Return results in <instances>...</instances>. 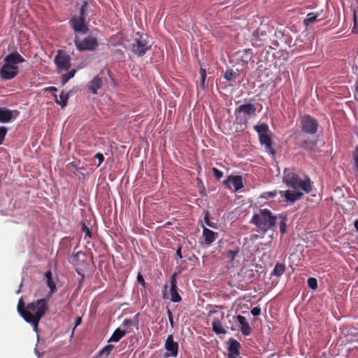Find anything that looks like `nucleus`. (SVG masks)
Wrapping results in <instances>:
<instances>
[{
    "label": "nucleus",
    "mask_w": 358,
    "mask_h": 358,
    "mask_svg": "<svg viewBox=\"0 0 358 358\" xmlns=\"http://www.w3.org/2000/svg\"><path fill=\"white\" fill-rule=\"evenodd\" d=\"M282 182L292 190L280 191L287 203H294L299 200L304 194L310 193L313 189V182L308 176L301 178L289 169H285Z\"/></svg>",
    "instance_id": "f257e3e1"
},
{
    "label": "nucleus",
    "mask_w": 358,
    "mask_h": 358,
    "mask_svg": "<svg viewBox=\"0 0 358 358\" xmlns=\"http://www.w3.org/2000/svg\"><path fill=\"white\" fill-rule=\"evenodd\" d=\"M48 299H41L29 303L24 311L23 319L32 325L34 330L37 332L38 323L48 310Z\"/></svg>",
    "instance_id": "f03ea898"
},
{
    "label": "nucleus",
    "mask_w": 358,
    "mask_h": 358,
    "mask_svg": "<svg viewBox=\"0 0 358 358\" xmlns=\"http://www.w3.org/2000/svg\"><path fill=\"white\" fill-rule=\"evenodd\" d=\"M278 217L273 215L270 210L264 208L254 214L250 222L258 228L259 231L265 234L275 226Z\"/></svg>",
    "instance_id": "7ed1b4c3"
},
{
    "label": "nucleus",
    "mask_w": 358,
    "mask_h": 358,
    "mask_svg": "<svg viewBox=\"0 0 358 358\" xmlns=\"http://www.w3.org/2000/svg\"><path fill=\"white\" fill-rule=\"evenodd\" d=\"M254 129L258 134L260 144L264 145L265 150L268 152L274 155L275 150L272 146L271 132L268 124L266 123L258 124L254 127Z\"/></svg>",
    "instance_id": "20e7f679"
},
{
    "label": "nucleus",
    "mask_w": 358,
    "mask_h": 358,
    "mask_svg": "<svg viewBox=\"0 0 358 358\" xmlns=\"http://www.w3.org/2000/svg\"><path fill=\"white\" fill-rule=\"evenodd\" d=\"M151 48V45L147 40V37L136 33L134 43L131 44V50L138 57L143 56Z\"/></svg>",
    "instance_id": "39448f33"
},
{
    "label": "nucleus",
    "mask_w": 358,
    "mask_h": 358,
    "mask_svg": "<svg viewBox=\"0 0 358 358\" xmlns=\"http://www.w3.org/2000/svg\"><path fill=\"white\" fill-rule=\"evenodd\" d=\"M87 6V3L84 2L83 4L79 17L74 16L71 20L70 23L73 29V30L79 34H85L88 31V27L85 24V17L86 16L85 9Z\"/></svg>",
    "instance_id": "423d86ee"
},
{
    "label": "nucleus",
    "mask_w": 358,
    "mask_h": 358,
    "mask_svg": "<svg viewBox=\"0 0 358 358\" xmlns=\"http://www.w3.org/2000/svg\"><path fill=\"white\" fill-rule=\"evenodd\" d=\"M58 72L69 71L71 68V57L64 50H59L54 59Z\"/></svg>",
    "instance_id": "0eeeda50"
},
{
    "label": "nucleus",
    "mask_w": 358,
    "mask_h": 358,
    "mask_svg": "<svg viewBox=\"0 0 358 358\" xmlns=\"http://www.w3.org/2000/svg\"><path fill=\"white\" fill-rule=\"evenodd\" d=\"M301 130L303 132L315 134L317 131L318 122L313 117L309 115H306L301 117Z\"/></svg>",
    "instance_id": "6e6552de"
},
{
    "label": "nucleus",
    "mask_w": 358,
    "mask_h": 358,
    "mask_svg": "<svg viewBox=\"0 0 358 358\" xmlns=\"http://www.w3.org/2000/svg\"><path fill=\"white\" fill-rule=\"evenodd\" d=\"M166 352L164 357L168 358L169 357H177L178 355V343L173 341L172 335H169L164 344Z\"/></svg>",
    "instance_id": "1a4fd4ad"
},
{
    "label": "nucleus",
    "mask_w": 358,
    "mask_h": 358,
    "mask_svg": "<svg viewBox=\"0 0 358 358\" xmlns=\"http://www.w3.org/2000/svg\"><path fill=\"white\" fill-rule=\"evenodd\" d=\"M18 73L17 66L3 64L0 69V76L3 80H10L14 78Z\"/></svg>",
    "instance_id": "9d476101"
},
{
    "label": "nucleus",
    "mask_w": 358,
    "mask_h": 358,
    "mask_svg": "<svg viewBox=\"0 0 358 358\" xmlns=\"http://www.w3.org/2000/svg\"><path fill=\"white\" fill-rule=\"evenodd\" d=\"M223 183L228 189H231V184L234 186L236 192L243 187V178L241 176H229L227 180L224 181Z\"/></svg>",
    "instance_id": "9b49d317"
},
{
    "label": "nucleus",
    "mask_w": 358,
    "mask_h": 358,
    "mask_svg": "<svg viewBox=\"0 0 358 358\" xmlns=\"http://www.w3.org/2000/svg\"><path fill=\"white\" fill-rule=\"evenodd\" d=\"M235 113L236 115L243 113L244 115H247V117H245L246 120L248 117L255 116L256 115V107L252 103L242 104L236 109Z\"/></svg>",
    "instance_id": "f8f14e48"
},
{
    "label": "nucleus",
    "mask_w": 358,
    "mask_h": 358,
    "mask_svg": "<svg viewBox=\"0 0 358 358\" xmlns=\"http://www.w3.org/2000/svg\"><path fill=\"white\" fill-rule=\"evenodd\" d=\"M241 346L236 339L230 338L228 347V358H238L240 355Z\"/></svg>",
    "instance_id": "ddd939ff"
},
{
    "label": "nucleus",
    "mask_w": 358,
    "mask_h": 358,
    "mask_svg": "<svg viewBox=\"0 0 358 358\" xmlns=\"http://www.w3.org/2000/svg\"><path fill=\"white\" fill-rule=\"evenodd\" d=\"M3 62L5 64L17 66V64L24 62V59L17 52H15L6 55Z\"/></svg>",
    "instance_id": "4468645a"
},
{
    "label": "nucleus",
    "mask_w": 358,
    "mask_h": 358,
    "mask_svg": "<svg viewBox=\"0 0 358 358\" xmlns=\"http://www.w3.org/2000/svg\"><path fill=\"white\" fill-rule=\"evenodd\" d=\"M236 55L243 65H246L252 59L254 54L252 50L248 48L238 51Z\"/></svg>",
    "instance_id": "2eb2a0df"
},
{
    "label": "nucleus",
    "mask_w": 358,
    "mask_h": 358,
    "mask_svg": "<svg viewBox=\"0 0 358 358\" xmlns=\"http://www.w3.org/2000/svg\"><path fill=\"white\" fill-rule=\"evenodd\" d=\"M269 32L268 31V28L266 27H259L258 28L255 34V42L259 41L263 43L268 42L270 40Z\"/></svg>",
    "instance_id": "dca6fc26"
},
{
    "label": "nucleus",
    "mask_w": 358,
    "mask_h": 358,
    "mask_svg": "<svg viewBox=\"0 0 358 358\" xmlns=\"http://www.w3.org/2000/svg\"><path fill=\"white\" fill-rule=\"evenodd\" d=\"M178 288H177V282L176 279V273H174L171 278V289H170V294H171V300L173 302H180L182 300L181 296L178 292Z\"/></svg>",
    "instance_id": "f3484780"
},
{
    "label": "nucleus",
    "mask_w": 358,
    "mask_h": 358,
    "mask_svg": "<svg viewBox=\"0 0 358 358\" xmlns=\"http://www.w3.org/2000/svg\"><path fill=\"white\" fill-rule=\"evenodd\" d=\"M74 43L78 50H90V36L82 39L78 36H76Z\"/></svg>",
    "instance_id": "a211bd4d"
},
{
    "label": "nucleus",
    "mask_w": 358,
    "mask_h": 358,
    "mask_svg": "<svg viewBox=\"0 0 358 358\" xmlns=\"http://www.w3.org/2000/svg\"><path fill=\"white\" fill-rule=\"evenodd\" d=\"M236 320L239 322L241 325V333L244 336H248L251 333V328L248 322L246 321V319L244 316L238 315L236 317Z\"/></svg>",
    "instance_id": "6ab92c4d"
},
{
    "label": "nucleus",
    "mask_w": 358,
    "mask_h": 358,
    "mask_svg": "<svg viewBox=\"0 0 358 358\" xmlns=\"http://www.w3.org/2000/svg\"><path fill=\"white\" fill-rule=\"evenodd\" d=\"M13 111L6 108H0V122H10L13 118Z\"/></svg>",
    "instance_id": "aec40b11"
},
{
    "label": "nucleus",
    "mask_w": 358,
    "mask_h": 358,
    "mask_svg": "<svg viewBox=\"0 0 358 358\" xmlns=\"http://www.w3.org/2000/svg\"><path fill=\"white\" fill-rule=\"evenodd\" d=\"M203 236L205 238L206 243L208 245H210L213 241H215V238L217 236V233H215V232L213 231L212 230L208 229L206 227H203Z\"/></svg>",
    "instance_id": "412c9836"
},
{
    "label": "nucleus",
    "mask_w": 358,
    "mask_h": 358,
    "mask_svg": "<svg viewBox=\"0 0 358 358\" xmlns=\"http://www.w3.org/2000/svg\"><path fill=\"white\" fill-rule=\"evenodd\" d=\"M213 331L217 334H225L227 331L223 327L221 321L217 318H214L212 322Z\"/></svg>",
    "instance_id": "4be33fe9"
},
{
    "label": "nucleus",
    "mask_w": 358,
    "mask_h": 358,
    "mask_svg": "<svg viewBox=\"0 0 358 358\" xmlns=\"http://www.w3.org/2000/svg\"><path fill=\"white\" fill-rule=\"evenodd\" d=\"M55 101L59 104L62 108H64L67 105V101L69 99V94L64 91L61 92L59 94V98L58 99L57 94H54Z\"/></svg>",
    "instance_id": "5701e85b"
},
{
    "label": "nucleus",
    "mask_w": 358,
    "mask_h": 358,
    "mask_svg": "<svg viewBox=\"0 0 358 358\" xmlns=\"http://www.w3.org/2000/svg\"><path fill=\"white\" fill-rule=\"evenodd\" d=\"M126 335L124 330H121L120 328L115 330L112 336L108 340V342H118L122 338Z\"/></svg>",
    "instance_id": "b1692460"
},
{
    "label": "nucleus",
    "mask_w": 358,
    "mask_h": 358,
    "mask_svg": "<svg viewBox=\"0 0 358 358\" xmlns=\"http://www.w3.org/2000/svg\"><path fill=\"white\" fill-rule=\"evenodd\" d=\"M45 276L46 278L47 285L50 289L51 293L55 292L56 290V285L53 281L51 271H47L45 274Z\"/></svg>",
    "instance_id": "393cba45"
},
{
    "label": "nucleus",
    "mask_w": 358,
    "mask_h": 358,
    "mask_svg": "<svg viewBox=\"0 0 358 358\" xmlns=\"http://www.w3.org/2000/svg\"><path fill=\"white\" fill-rule=\"evenodd\" d=\"M102 86V80L99 77H95L91 80V92L96 94L97 90Z\"/></svg>",
    "instance_id": "a878e982"
},
{
    "label": "nucleus",
    "mask_w": 358,
    "mask_h": 358,
    "mask_svg": "<svg viewBox=\"0 0 358 358\" xmlns=\"http://www.w3.org/2000/svg\"><path fill=\"white\" fill-rule=\"evenodd\" d=\"M285 271V266L282 263H277L273 268L272 274L276 277H281Z\"/></svg>",
    "instance_id": "bb28decb"
},
{
    "label": "nucleus",
    "mask_w": 358,
    "mask_h": 358,
    "mask_svg": "<svg viewBox=\"0 0 358 358\" xmlns=\"http://www.w3.org/2000/svg\"><path fill=\"white\" fill-rule=\"evenodd\" d=\"M352 158L354 161V171L355 176L358 178V145H357L352 153Z\"/></svg>",
    "instance_id": "cd10ccee"
},
{
    "label": "nucleus",
    "mask_w": 358,
    "mask_h": 358,
    "mask_svg": "<svg viewBox=\"0 0 358 358\" xmlns=\"http://www.w3.org/2000/svg\"><path fill=\"white\" fill-rule=\"evenodd\" d=\"M114 346L111 344L105 346L98 354V357H101L104 356V358H108Z\"/></svg>",
    "instance_id": "c85d7f7f"
},
{
    "label": "nucleus",
    "mask_w": 358,
    "mask_h": 358,
    "mask_svg": "<svg viewBox=\"0 0 358 358\" xmlns=\"http://www.w3.org/2000/svg\"><path fill=\"white\" fill-rule=\"evenodd\" d=\"M317 17H318L317 14H315L313 13H310L307 15L306 18H305L303 20V24L306 26L313 24L316 21Z\"/></svg>",
    "instance_id": "c756f323"
},
{
    "label": "nucleus",
    "mask_w": 358,
    "mask_h": 358,
    "mask_svg": "<svg viewBox=\"0 0 358 358\" xmlns=\"http://www.w3.org/2000/svg\"><path fill=\"white\" fill-rule=\"evenodd\" d=\"M278 218L280 220L279 222L280 231L281 234H285L287 231V217L280 215Z\"/></svg>",
    "instance_id": "7c9ffc66"
},
{
    "label": "nucleus",
    "mask_w": 358,
    "mask_h": 358,
    "mask_svg": "<svg viewBox=\"0 0 358 358\" xmlns=\"http://www.w3.org/2000/svg\"><path fill=\"white\" fill-rule=\"evenodd\" d=\"M237 76H238V73L236 72H235L234 70L228 69L226 71V72L224 75V78L229 82L234 81L236 79Z\"/></svg>",
    "instance_id": "2f4dec72"
},
{
    "label": "nucleus",
    "mask_w": 358,
    "mask_h": 358,
    "mask_svg": "<svg viewBox=\"0 0 358 358\" xmlns=\"http://www.w3.org/2000/svg\"><path fill=\"white\" fill-rule=\"evenodd\" d=\"M76 73V70L73 69L71 71H68L66 73H64L62 76V85H64L71 78H72Z\"/></svg>",
    "instance_id": "473e14b6"
},
{
    "label": "nucleus",
    "mask_w": 358,
    "mask_h": 358,
    "mask_svg": "<svg viewBox=\"0 0 358 358\" xmlns=\"http://www.w3.org/2000/svg\"><path fill=\"white\" fill-rule=\"evenodd\" d=\"M238 253H239V249L236 248L234 250L227 251L225 253V256L227 258L229 259L231 261H234Z\"/></svg>",
    "instance_id": "72a5a7b5"
},
{
    "label": "nucleus",
    "mask_w": 358,
    "mask_h": 358,
    "mask_svg": "<svg viewBox=\"0 0 358 358\" xmlns=\"http://www.w3.org/2000/svg\"><path fill=\"white\" fill-rule=\"evenodd\" d=\"M17 308L18 313L23 318V315H24L23 314H24V311H26V307H24V303L22 299H20L19 300Z\"/></svg>",
    "instance_id": "f704fd0d"
},
{
    "label": "nucleus",
    "mask_w": 358,
    "mask_h": 358,
    "mask_svg": "<svg viewBox=\"0 0 358 358\" xmlns=\"http://www.w3.org/2000/svg\"><path fill=\"white\" fill-rule=\"evenodd\" d=\"M308 287L312 289H316L317 288V280L315 278H309L307 280Z\"/></svg>",
    "instance_id": "c9c22d12"
},
{
    "label": "nucleus",
    "mask_w": 358,
    "mask_h": 358,
    "mask_svg": "<svg viewBox=\"0 0 358 358\" xmlns=\"http://www.w3.org/2000/svg\"><path fill=\"white\" fill-rule=\"evenodd\" d=\"M315 145V143L313 141H305L303 142L301 147L306 150H312Z\"/></svg>",
    "instance_id": "e433bc0d"
},
{
    "label": "nucleus",
    "mask_w": 358,
    "mask_h": 358,
    "mask_svg": "<svg viewBox=\"0 0 358 358\" xmlns=\"http://www.w3.org/2000/svg\"><path fill=\"white\" fill-rule=\"evenodd\" d=\"M8 129L4 126L0 127V145L2 144L4 138L7 134Z\"/></svg>",
    "instance_id": "4c0bfd02"
},
{
    "label": "nucleus",
    "mask_w": 358,
    "mask_h": 358,
    "mask_svg": "<svg viewBox=\"0 0 358 358\" xmlns=\"http://www.w3.org/2000/svg\"><path fill=\"white\" fill-rule=\"evenodd\" d=\"M200 74L201 77V87L202 90H204L205 88V80L206 78V71L203 69H200Z\"/></svg>",
    "instance_id": "58836bf2"
},
{
    "label": "nucleus",
    "mask_w": 358,
    "mask_h": 358,
    "mask_svg": "<svg viewBox=\"0 0 358 358\" xmlns=\"http://www.w3.org/2000/svg\"><path fill=\"white\" fill-rule=\"evenodd\" d=\"M94 158L98 159V164H95L96 167H99L104 161V156L102 153L98 152L94 155Z\"/></svg>",
    "instance_id": "ea45409f"
},
{
    "label": "nucleus",
    "mask_w": 358,
    "mask_h": 358,
    "mask_svg": "<svg viewBox=\"0 0 358 358\" xmlns=\"http://www.w3.org/2000/svg\"><path fill=\"white\" fill-rule=\"evenodd\" d=\"M212 171L213 173L214 176L217 180H220L223 176V172L218 170L217 169L213 167L212 168Z\"/></svg>",
    "instance_id": "a19ab883"
},
{
    "label": "nucleus",
    "mask_w": 358,
    "mask_h": 358,
    "mask_svg": "<svg viewBox=\"0 0 358 358\" xmlns=\"http://www.w3.org/2000/svg\"><path fill=\"white\" fill-rule=\"evenodd\" d=\"M82 231L85 232V236L90 237V228H88L85 222L80 223Z\"/></svg>",
    "instance_id": "79ce46f5"
},
{
    "label": "nucleus",
    "mask_w": 358,
    "mask_h": 358,
    "mask_svg": "<svg viewBox=\"0 0 358 358\" xmlns=\"http://www.w3.org/2000/svg\"><path fill=\"white\" fill-rule=\"evenodd\" d=\"M251 314L253 316H259L261 314V308L259 307H255L251 310Z\"/></svg>",
    "instance_id": "37998d69"
},
{
    "label": "nucleus",
    "mask_w": 358,
    "mask_h": 358,
    "mask_svg": "<svg viewBox=\"0 0 358 358\" xmlns=\"http://www.w3.org/2000/svg\"><path fill=\"white\" fill-rule=\"evenodd\" d=\"M98 46V42L94 38L91 37V51L94 50Z\"/></svg>",
    "instance_id": "c03bdc74"
},
{
    "label": "nucleus",
    "mask_w": 358,
    "mask_h": 358,
    "mask_svg": "<svg viewBox=\"0 0 358 358\" xmlns=\"http://www.w3.org/2000/svg\"><path fill=\"white\" fill-rule=\"evenodd\" d=\"M137 281L139 284H141L143 287H145V282L143 275L141 273H138L137 275Z\"/></svg>",
    "instance_id": "a18cd8bd"
},
{
    "label": "nucleus",
    "mask_w": 358,
    "mask_h": 358,
    "mask_svg": "<svg viewBox=\"0 0 358 358\" xmlns=\"http://www.w3.org/2000/svg\"><path fill=\"white\" fill-rule=\"evenodd\" d=\"M204 221H205L206 224L208 226H209V227H213V223H212V222L210 221V220H209V217H208V213H206V215H205V217H204Z\"/></svg>",
    "instance_id": "49530a36"
},
{
    "label": "nucleus",
    "mask_w": 358,
    "mask_h": 358,
    "mask_svg": "<svg viewBox=\"0 0 358 358\" xmlns=\"http://www.w3.org/2000/svg\"><path fill=\"white\" fill-rule=\"evenodd\" d=\"M168 315H169V322H170V324L171 325V327H173V315H172V313L171 312V310L169 309H168Z\"/></svg>",
    "instance_id": "de8ad7c7"
},
{
    "label": "nucleus",
    "mask_w": 358,
    "mask_h": 358,
    "mask_svg": "<svg viewBox=\"0 0 358 358\" xmlns=\"http://www.w3.org/2000/svg\"><path fill=\"white\" fill-rule=\"evenodd\" d=\"M355 97L358 101V80L357 81V83L355 84Z\"/></svg>",
    "instance_id": "09e8293b"
},
{
    "label": "nucleus",
    "mask_w": 358,
    "mask_h": 358,
    "mask_svg": "<svg viewBox=\"0 0 358 358\" xmlns=\"http://www.w3.org/2000/svg\"><path fill=\"white\" fill-rule=\"evenodd\" d=\"M45 92H56L57 88L55 87H48L45 88Z\"/></svg>",
    "instance_id": "8fccbe9b"
},
{
    "label": "nucleus",
    "mask_w": 358,
    "mask_h": 358,
    "mask_svg": "<svg viewBox=\"0 0 358 358\" xmlns=\"http://www.w3.org/2000/svg\"><path fill=\"white\" fill-rule=\"evenodd\" d=\"M353 21H354V27H353V29H355L356 25H357V14H356L355 10H354Z\"/></svg>",
    "instance_id": "3c124183"
},
{
    "label": "nucleus",
    "mask_w": 358,
    "mask_h": 358,
    "mask_svg": "<svg viewBox=\"0 0 358 358\" xmlns=\"http://www.w3.org/2000/svg\"><path fill=\"white\" fill-rule=\"evenodd\" d=\"M123 324L126 326H131L132 325V321L130 320H124L123 322Z\"/></svg>",
    "instance_id": "603ef678"
},
{
    "label": "nucleus",
    "mask_w": 358,
    "mask_h": 358,
    "mask_svg": "<svg viewBox=\"0 0 358 358\" xmlns=\"http://www.w3.org/2000/svg\"><path fill=\"white\" fill-rule=\"evenodd\" d=\"M267 194L270 198H273L277 195V192L276 191L269 192H267Z\"/></svg>",
    "instance_id": "864d4df0"
},
{
    "label": "nucleus",
    "mask_w": 358,
    "mask_h": 358,
    "mask_svg": "<svg viewBox=\"0 0 358 358\" xmlns=\"http://www.w3.org/2000/svg\"><path fill=\"white\" fill-rule=\"evenodd\" d=\"M176 255L179 259H182V252H181V248H179L176 251Z\"/></svg>",
    "instance_id": "5fc2aeb1"
},
{
    "label": "nucleus",
    "mask_w": 358,
    "mask_h": 358,
    "mask_svg": "<svg viewBox=\"0 0 358 358\" xmlns=\"http://www.w3.org/2000/svg\"><path fill=\"white\" fill-rule=\"evenodd\" d=\"M81 322H82V319H81V317H78L76 319V320L75 326H76V327H77V326L80 325V323H81Z\"/></svg>",
    "instance_id": "6e6d98bb"
},
{
    "label": "nucleus",
    "mask_w": 358,
    "mask_h": 358,
    "mask_svg": "<svg viewBox=\"0 0 358 358\" xmlns=\"http://www.w3.org/2000/svg\"><path fill=\"white\" fill-rule=\"evenodd\" d=\"M354 225L356 230L358 231V219L355 221Z\"/></svg>",
    "instance_id": "4d7b16f0"
},
{
    "label": "nucleus",
    "mask_w": 358,
    "mask_h": 358,
    "mask_svg": "<svg viewBox=\"0 0 358 358\" xmlns=\"http://www.w3.org/2000/svg\"><path fill=\"white\" fill-rule=\"evenodd\" d=\"M355 349H358L357 346H355L353 347L352 348H349V350H355Z\"/></svg>",
    "instance_id": "13d9d810"
},
{
    "label": "nucleus",
    "mask_w": 358,
    "mask_h": 358,
    "mask_svg": "<svg viewBox=\"0 0 358 358\" xmlns=\"http://www.w3.org/2000/svg\"><path fill=\"white\" fill-rule=\"evenodd\" d=\"M80 255H82V253L78 252V253L76 254V256H77L78 257H79V256H80Z\"/></svg>",
    "instance_id": "bf43d9fd"
},
{
    "label": "nucleus",
    "mask_w": 358,
    "mask_h": 358,
    "mask_svg": "<svg viewBox=\"0 0 358 358\" xmlns=\"http://www.w3.org/2000/svg\"><path fill=\"white\" fill-rule=\"evenodd\" d=\"M357 243H358V236H357Z\"/></svg>",
    "instance_id": "052dcab7"
},
{
    "label": "nucleus",
    "mask_w": 358,
    "mask_h": 358,
    "mask_svg": "<svg viewBox=\"0 0 358 358\" xmlns=\"http://www.w3.org/2000/svg\"><path fill=\"white\" fill-rule=\"evenodd\" d=\"M94 358H98V357H94Z\"/></svg>",
    "instance_id": "680f3d73"
}]
</instances>
